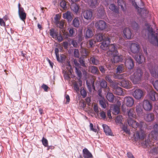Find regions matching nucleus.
<instances>
[{
    "mask_svg": "<svg viewBox=\"0 0 158 158\" xmlns=\"http://www.w3.org/2000/svg\"><path fill=\"white\" fill-rule=\"evenodd\" d=\"M144 124V123L142 121L138 123L135 120H133L131 119L128 121V124L129 126L135 129H136V130L137 129H139V131H136L134 134V137L135 141L143 140L146 136L143 128Z\"/></svg>",
    "mask_w": 158,
    "mask_h": 158,
    "instance_id": "1",
    "label": "nucleus"
},
{
    "mask_svg": "<svg viewBox=\"0 0 158 158\" xmlns=\"http://www.w3.org/2000/svg\"><path fill=\"white\" fill-rule=\"evenodd\" d=\"M145 25L148 32V38L149 41L151 44L156 45L158 47V30L157 29L156 32H154L152 27L149 24L146 23Z\"/></svg>",
    "mask_w": 158,
    "mask_h": 158,
    "instance_id": "2",
    "label": "nucleus"
},
{
    "mask_svg": "<svg viewBox=\"0 0 158 158\" xmlns=\"http://www.w3.org/2000/svg\"><path fill=\"white\" fill-rule=\"evenodd\" d=\"M142 74L141 70L139 69H137L133 75L130 77V79L134 84H139L142 79Z\"/></svg>",
    "mask_w": 158,
    "mask_h": 158,
    "instance_id": "3",
    "label": "nucleus"
},
{
    "mask_svg": "<svg viewBox=\"0 0 158 158\" xmlns=\"http://www.w3.org/2000/svg\"><path fill=\"white\" fill-rule=\"evenodd\" d=\"M148 68L152 76L155 77H158V67L152 62L148 64Z\"/></svg>",
    "mask_w": 158,
    "mask_h": 158,
    "instance_id": "4",
    "label": "nucleus"
},
{
    "mask_svg": "<svg viewBox=\"0 0 158 158\" xmlns=\"http://www.w3.org/2000/svg\"><path fill=\"white\" fill-rule=\"evenodd\" d=\"M96 28L99 30H103L107 27L106 22L102 20H99L95 23Z\"/></svg>",
    "mask_w": 158,
    "mask_h": 158,
    "instance_id": "5",
    "label": "nucleus"
},
{
    "mask_svg": "<svg viewBox=\"0 0 158 158\" xmlns=\"http://www.w3.org/2000/svg\"><path fill=\"white\" fill-rule=\"evenodd\" d=\"M110 42V37L105 38L102 43L100 46V48L103 50H107Z\"/></svg>",
    "mask_w": 158,
    "mask_h": 158,
    "instance_id": "6",
    "label": "nucleus"
},
{
    "mask_svg": "<svg viewBox=\"0 0 158 158\" xmlns=\"http://www.w3.org/2000/svg\"><path fill=\"white\" fill-rule=\"evenodd\" d=\"M143 92L141 89H136L133 92V95L136 99H139L143 97Z\"/></svg>",
    "mask_w": 158,
    "mask_h": 158,
    "instance_id": "7",
    "label": "nucleus"
},
{
    "mask_svg": "<svg viewBox=\"0 0 158 158\" xmlns=\"http://www.w3.org/2000/svg\"><path fill=\"white\" fill-rule=\"evenodd\" d=\"M109 51L107 52V53L109 56L112 55L114 53L117 54L118 53L117 48L114 44H111L108 46Z\"/></svg>",
    "mask_w": 158,
    "mask_h": 158,
    "instance_id": "8",
    "label": "nucleus"
},
{
    "mask_svg": "<svg viewBox=\"0 0 158 158\" xmlns=\"http://www.w3.org/2000/svg\"><path fill=\"white\" fill-rule=\"evenodd\" d=\"M148 97L150 100L153 101L158 100V94L154 90H151L149 92Z\"/></svg>",
    "mask_w": 158,
    "mask_h": 158,
    "instance_id": "9",
    "label": "nucleus"
},
{
    "mask_svg": "<svg viewBox=\"0 0 158 158\" xmlns=\"http://www.w3.org/2000/svg\"><path fill=\"white\" fill-rule=\"evenodd\" d=\"M143 106L144 109L147 111L151 110L152 108V104L147 100H144L143 102Z\"/></svg>",
    "mask_w": 158,
    "mask_h": 158,
    "instance_id": "10",
    "label": "nucleus"
},
{
    "mask_svg": "<svg viewBox=\"0 0 158 158\" xmlns=\"http://www.w3.org/2000/svg\"><path fill=\"white\" fill-rule=\"evenodd\" d=\"M86 85L88 88L89 91L92 90V88L95 90V88L94 85V80L93 78H91L90 80L86 81Z\"/></svg>",
    "mask_w": 158,
    "mask_h": 158,
    "instance_id": "11",
    "label": "nucleus"
},
{
    "mask_svg": "<svg viewBox=\"0 0 158 158\" xmlns=\"http://www.w3.org/2000/svg\"><path fill=\"white\" fill-rule=\"evenodd\" d=\"M124 102L126 106L128 107L132 106L134 103L133 98L129 96L125 97L124 98Z\"/></svg>",
    "mask_w": 158,
    "mask_h": 158,
    "instance_id": "12",
    "label": "nucleus"
},
{
    "mask_svg": "<svg viewBox=\"0 0 158 158\" xmlns=\"http://www.w3.org/2000/svg\"><path fill=\"white\" fill-rule=\"evenodd\" d=\"M123 36L124 38L130 40L132 37V33L131 30L128 28H125L123 31Z\"/></svg>",
    "mask_w": 158,
    "mask_h": 158,
    "instance_id": "13",
    "label": "nucleus"
},
{
    "mask_svg": "<svg viewBox=\"0 0 158 158\" xmlns=\"http://www.w3.org/2000/svg\"><path fill=\"white\" fill-rule=\"evenodd\" d=\"M125 65L129 69H133L134 65L133 60L131 58L127 59L125 62Z\"/></svg>",
    "mask_w": 158,
    "mask_h": 158,
    "instance_id": "14",
    "label": "nucleus"
},
{
    "mask_svg": "<svg viewBox=\"0 0 158 158\" xmlns=\"http://www.w3.org/2000/svg\"><path fill=\"white\" fill-rule=\"evenodd\" d=\"M83 15L84 18L87 20H90L93 16V12L90 10H86L84 11Z\"/></svg>",
    "mask_w": 158,
    "mask_h": 158,
    "instance_id": "15",
    "label": "nucleus"
},
{
    "mask_svg": "<svg viewBox=\"0 0 158 158\" xmlns=\"http://www.w3.org/2000/svg\"><path fill=\"white\" fill-rule=\"evenodd\" d=\"M130 50L133 53H137L139 51V45L136 43H132L130 46Z\"/></svg>",
    "mask_w": 158,
    "mask_h": 158,
    "instance_id": "16",
    "label": "nucleus"
},
{
    "mask_svg": "<svg viewBox=\"0 0 158 158\" xmlns=\"http://www.w3.org/2000/svg\"><path fill=\"white\" fill-rule=\"evenodd\" d=\"M119 85H121L123 88L126 89H129L131 87V83L130 81L125 79L120 82Z\"/></svg>",
    "mask_w": 158,
    "mask_h": 158,
    "instance_id": "17",
    "label": "nucleus"
},
{
    "mask_svg": "<svg viewBox=\"0 0 158 158\" xmlns=\"http://www.w3.org/2000/svg\"><path fill=\"white\" fill-rule=\"evenodd\" d=\"M18 14L20 19L25 22L26 18V14L24 9L21 8L20 10L18 11Z\"/></svg>",
    "mask_w": 158,
    "mask_h": 158,
    "instance_id": "18",
    "label": "nucleus"
},
{
    "mask_svg": "<svg viewBox=\"0 0 158 158\" xmlns=\"http://www.w3.org/2000/svg\"><path fill=\"white\" fill-rule=\"evenodd\" d=\"M82 153L84 158H92L93 157L92 154L86 148H84L83 150Z\"/></svg>",
    "mask_w": 158,
    "mask_h": 158,
    "instance_id": "19",
    "label": "nucleus"
},
{
    "mask_svg": "<svg viewBox=\"0 0 158 158\" xmlns=\"http://www.w3.org/2000/svg\"><path fill=\"white\" fill-rule=\"evenodd\" d=\"M102 127L106 135H112L113 133L109 127L106 124H103Z\"/></svg>",
    "mask_w": 158,
    "mask_h": 158,
    "instance_id": "20",
    "label": "nucleus"
},
{
    "mask_svg": "<svg viewBox=\"0 0 158 158\" xmlns=\"http://www.w3.org/2000/svg\"><path fill=\"white\" fill-rule=\"evenodd\" d=\"M114 93L118 95H121L123 93V91L122 88L114 85L113 90Z\"/></svg>",
    "mask_w": 158,
    "mask_h": 158,
    "instance_id": "21",
    "label": "nucleus"
},
{
    "mask_svg": "<svg viewBox=\"0 0 158 158\" xmlns=\"http://www.w3.org/2000/svg\"><path fill=\"white\" fill-rule=\"evenodd\" d=\"M135 112L134 110L132 109H130L129 110L128 112V118L127 119V123H128V121L130 119H131L133 120H134L132 118L135 117Z\"/></svg>",
    "mask_w": 158,
    "mask_h": 158,
    "instance_id": "22",
    "label": "nucleus"
},
{
    "mask_svg": "<svg viewBox=\"0 0 158 158\" xmlns=\"http://www.w3.org/2000/svg\"><path fill=\"white\" fill-rule=\"evenodd\" d=\"M117 2L118 5L121 6L122 10L123 11H125L126 8V2L123 0H118Z\"/></svg>",
    "mask_w": 158,
    "mask_h": 158,
    "instance_id": "23",
    "label": "nucleus"
},
{
    "mask_svg": "<svg viewBox=\"0 0 158 158\" xmlns=\"http://www.w3.org/2000/svg\"><path fill=\"white\" fill-rule=\"evenodd\" d=\"M154 118V114L153 113H149L146 115L144 118L147 121L150 122L153 120Z\"/></svg>",
    "mask_w": 158,
    "mask_h": 158,
    "instance_id": "24",
    "label": "nucleus"
},
{
    "mask_svg": "<svg viewBox=\"0 0 158 158\" xmlns=\"http://www.w3.org/2000/svg\"><path fill=\"white\" fill-rule=\"evenodd\" d=\"M63 17L64 19H66L68 21H71L72 19L71 12L69 11L63 14Z\"/></svg>",
    "mask_w": 158,
    "mask_h": 158,
    "instance_id": "25",
    "label": "nucleus"
},
{
    "mask_svg": "<svg viewBox=\"0 0 158 158\" xmlns=\"http://www.w3.org/2000/svg\"><path fill=\"white\" fill-rule=\"evenodd\" d=\"M118 52L116 54L114 53V54H113V62L114 63H116L119 61H120L122 60V58L121 56H118Z\"/></svg>",
    "mask_w": 158,
    "mask_h": 158,
    "instance_id": "26",
    "label": "nucleus"
},
{
    "mask_svg": "<svg viewBox=\"0 0 158 158\" xmlns=\"http://www.w3.org/2000/svg\"><path fill=\"white\" fill-rule=\"evenodd\" d=\"M49 34L53 38L55 39L58 35V32L54 29L52 28L50 30Z\"/></svg>",
    "mask_w": 158,
    "mask_h": 158,
    "instance_id": "27",
    "label": "nucleus"
},
{
    "mask_svg": "<svg viewBox=\"0 0 158 158\" xmlns=\"http://www.w3.org/2000/svg\"><path fill=\"white\" fill-rule=\"evenodd\" d=\"M76 69V73L77 74V76L79 77V79H78V80L79 82V84L80 85H82V81L81 80V79L82 77V73L81 71V70L79 69L78 68H77V67H75Z\"/></svg>",
    "mask_w": 158,
    "mask_h": 158,
    "instance_id": "28",
    "label": "nucleus"
},
{
    "mask_svg": "<svg viewBox=\"0 0 158 158\" xmlns=\"http://www.w3.org/2000/svg\"><path fill=\"white\" fill-rule=\"evenodd\" d=\"M109 8L114 12L117 13H119V9L114 4H110L109 5Z\"/></svg>",
    "mask_w": 158,
    "mask_h": 158,
    "instance_id": "29",
    "label": "nucleus"
},
{
    "mask_svg": "<svg viewBox=\"0 0 158 158\" xmlns=\"http://www.w3.org/2000/svg\"><path fill=\"white\" fill-rule=\"evenodd\" d=\"M90 60V61L94 65H98L100 63L99 60L96 59L94 56H91Z\"/></svg>",
    "mask_w": 158,
    "mask_h": 158,
    "instance_id": "30",
    "label": "nucleus"
},
{
    "mask_svg": "<svg viewBox=\"0 0 158 158\" xmlns=\"http://www.w3.org/2000/svg\"><path fill=\"white\" fill-rule=\"evenodd\" d=\"M99 2L98 0H90L89 3L90 7L92 8H95L98 5Z\"/></svg>",
    "mask_w": 158,
    "mask_h": 158,
    "instance_id": "31",
    "label": "nucleus"
},
{
    "mask_svg": "<svg viewBox=\"0 0 158 158\" xmlns=\"http://www.w3.org/2000/svg\"><path fill=\"white\" fill-rule=\"evenodd\" d=\"M136 60L138 63L141 64L144 60V57L142 54H139L137 56Z\"/></svg>",
    "mask_w": 158,
    "mask_h": 158,
    "instance_id": "32",
    "label": "nucleus"
},
{
    "mask_svg": "<svg viewBox=\"0 0 158 158\" xmlns=\"http://www.w3.org/2000/svg\"><path fill=\"white\" fill-rule=\"evenodd\" d=\"M106 98L107 100L111 102H113L114 100V97L112 93H108L106 96Z\"/></svg>",
    "mask_w": 158,
    "mask_h": 158,
    "instance_id": "33",
    "label": "nucleus"
},
{
    "mask_svg": "<svg viewBox=\"0 0 158 158\" xmlns=\"http://www.w3.org/2000/svg\"><path fill=\"white\" fill-rule=\"evenodd\" d=\"M70 7L71 10L76 14L78 13L79 7L77 4L75 3L72 4Z\"/></svg>",
    "mask_w": 158,
    "mask_h": 158,
    "instance_id": "34",
    "label": "nucleus"
},
{
    "mask_svg": "<svg viewBox=\"0 0 158 158\" xmlns=\"http://www.w3.org/2000/svg\"><path fill=\"white\" fill-rule=\"evenodd\" d=\"M93 35V31L91 29L88 28L85 33V37L87 38H90Z\"/></svg>",
    "mask_w": 158,
    "mask_h": 158,
    "instance_id": "35",
    "label": "nucleus"
},
{
    "mask_svg": "<svg viewBox=\"0 0 158 158\" xmlns=\"http://www.w3.org/2000/svg\"><path fill=\"white\" fill-rule=\"evenodd\" d=\"M131 27L134 30H137L139 28V26L138 24L135 22L133 21L131 23Z\"/></svg>",
    "mask_w": 158,
    "mask_h": 158,
    "instance_id": "36",
    "label": "nucleus"
},
{
    "mask_svg": "<svg viewBox=\"0 0 158 158\" xmlns=\"http://www.w3.org/2000/svg\"><path fill=\"white\" fill-rule=\"evenodd\" d=\"M91 72L94 74H98L99 72L97 67L95 66H92L91 67Z\"/></svg>",
    "mask_w": 158,
    "mask_h": 158,
    "instance_id": "37",
    "label": "nucleus"
},
{
    "mask_svg": "<svg viewBox=\"0 0 158 158\" xmlns=\"http://www.w3.org/2000/svg\"><path fill=\"white\" fill-rule=\"evenodd\" d=\"M61 7L64 10H65L67 8L66 2L64 0H61L59 3Z\"/></svg>",
    "mask_w": 158,
    "mask_h": 158,
    "instance_id": "38",
    "label": "nucleus"
},
{
    "mask_svg": "<svg viewBox=\"0 0 158 158\" xmlns=\"http://www.w3.org/2000/svg\"><path fill=\"white\" fill-rule=\"evenodd\" d=\"M108 37L107 36H106L105 35H103L102 34H99L97 35V39L98 41H103L105 38H107Z\"/></svg>",
    "mask_w": 158,
    "mask_h": 158,
    "instance_id": "39",
    "label": "nucleus"
},
{
    "mask_svg": "<svg viewBox=\"0 0 158 158\" xmlns=\"http://www.w3.org/2000/svg\"><path fill=\"white\" fill-rule=\"evenodd\" d=\"M81 53L82 55L85 57L89 55V52L85 48H82L81 51Z\"/></svg>",
    "mask_w": 158,
    "mask_h": 158,
    "instance_id": "40",
    "label": "nucleus"
},
{
    "mask_svg": "<svg viewBox=\"0 0 158 158\" xmlns=\"http://www.w3.org/2000/svg\"><path fill=\"white\" fill-rule=\"evenodd\" d=\"M142 104L139 103L138 104L136 107V112L138 114H141L142 111Z\"/></svg>",
    "mask_w": 158,
    "mask_h": 158,
    "instance_id": "41",
    "label": "nucleus"
},
{
    "mask_svg": "<svg viewBox=\"0 0 158 158\" xmlns=\"http://www.w3.org/2000/svg\"><path fill=\"white\" fill-rule=\"evenodd\" d=\"M73 24L74 27H78L80 25L79 21L78 18H74L73 20Z\"/></svg>",
    "mask_w": 158,
    "mask_h": 158,
    "instance_id": "42",
    "label": "nucleus"
},
{
    "mask_svg": "<svg viewBox=\"0 0 158 158\" xmlns=\"http://www.w3.org/2000/svg\"><path fill=\"white\" fill-rule=\"evenodd\" d=\"M150 141L149 139H145L144 142H143L142 144L144 147H147L148 146H151L150 145Z\"/></svg>",
    "mask_w": 158,
    "mask_h": 158,
    "instance_id": "43",
    "label": "nucleus"
},
{
    "mask_svg": "<svg viewBox=\"0 0 158 158\" xmlns=\"http://www.w3.org/2000/svg\"><path fill=\"white\" fill-rule=\"evenodd\" d=\"M113 110L114 114H118L119 112V107L116 105L114 106Z\"/></svg>",
    "mask_w": 158,
    "mask_h": 158,
    "instance_id": "44",
    "label": "nucleus"
},
{
    "mask_svg": "<svg viewBox=\"0 0 158 158\" xmlns=\"http://www.w3.org/2000/svg\"><path fill=\"white\" fill-rule=\"evenodd\" d=\"M151 134L153 138L155 140L158 139V132L152 131Z\"/></svg>",
    "mask_w": 158,
    "mask_h": 158,
    "instance_id": "45",
    "label": "nucleus"
},
{
    "mask_svg": "<svg viewBox=\"0 0 158 158\" xmlns=\"http://www.w3.org/2000/svg\"><path fill=\"white\" fill-rule=\"evenodd\" d=\"M105 13V11L103 9H100L98 10V14L100 17L102 18L103 16Z\"/></svg>",
    "mask_w": 158,
    "mask_h": 158,
    "instance_id": "46",
    "label": "nucleus"
},
{
    "mask_svg": "<svg viewBox=\"0 0 158 158\" xmlns=\"http://www.w3.org/2000/svg\"><path fill=\"white\" fill-rule=\"evenodd\" d=\"M150 153L155 154H158V147H153L150 150Z\"/></svg>",
    "mask_w": 158,
    "mask_h": 158,
    "instance_id": "47",
    "label": "nucleus"
},
{
    "mask_svg": "<svg viewBox=\"0 0 158 158\" xmlns=\"http://www.w3.org/2000/svg\"><path fill=\"white\" fill-rule=\"evenodd\" d=\"M99 102L102 108L104 109L106 108V105L105 103V100L103 98L100 100Z\"/></svg>",
    "mask_w": 158,
    "mask_h": 158,
    "instance_id": "48",
    "label": "nucleus"
},
{
    "mask_svg": "<svg viewBox=\"0 0 158 158\" xmlns=\"http://www.w3.org/2000/svg\"><path fill=\"white\" fill-rule=\"evenodd\" d=\"M125 76V74H116L114 76V77L115 79H123L124 77Z\"/></svg>",
    "mask_w": 158,
    "mask_h": 158,
    "instance_id": "49",
    "label": "nucleus"
},
{
    "mask_svg": "<svg viewBox=\"0 0 158 158\" xmlns=\"http://www.w3.org/2000/svg\"><path fill=\"white\" fill-rule=\"evenodd\" d=\"M69 36L72 37L75 35V29L73 28H70L69 30Z\"/></svg>",
    "mask_w": 158,
    "mask_h": 158,
    "instance_id": "50",
    "label": "nucleus"
},
{
    "mask_svg": "<svg viewBox=\"0 0 158 158\" xmlns=\"http://www.w3.org/2000/svg\"><path fill=\"white\" fill-rule=\"evenodd\" d=\"M80 93L83 98H85L86 97V96H87V92H86V90L84 89H83L81 90Z\"/></svg>",
    "mask_w": 158,
    "mask_h": 158,
    "instance_id": "51",
    "label": "nucleus"
},
{
    "mask_svg": "<svg viewBox=\"0 0 158 158\" xmlns=\"http://www.w3.org/2000/svg\"><path fill=\"white\" fill-rule=\"evenodd\" d=\"M107 82L106 81L103 80L100 83V85L102 88H106V87L107 86Z\"/></svg>",
    "mask_w": 158,
    "mask_h": 158,
    "instance_id": "52",
    "label": "nucleus"
},
{
    "mask_svg": "<svg viewBox=\"0 0 158 158\" xmlns=\"http://www.w3.org/2000/svg\"><path fill=\"white\" fill-rule=\"evenodd\" d=\"M64 22L63 21H58L56 23V24L60 28H63L64 26Z\"/></svg>",
    "mask_w": 158,
    "mask_h": 158,
    "instance_id": "53",
    "label": "nucleus"
},
{
    "mask_svg": "<svg viewBox=\"0 0 158 158\" xmlns=\"http://www.w3.org/2000/svg\"><path fill=\"white\" fill-rule=\"evenodd\" d=\"M42 141L43 144L45 147L48 146V142L47 140L44 137H43L42 139Z\"/></svg>",
    "mask_w": 158,
    "mask_h": 158,
    "instance_id": "54",
    "label": "nucleus"
},
{
    "mask_svg": "<svg viewBox=\"0 0 158 158\" xmlns=\"http://www.w3.org/2000/svg\"><path fill=\"white\" fill-rule=\"evenodd\" d=\"M79 61L80 64L83 67L85 66V60L84 58L81 57L79 60Z\"/></svg>",
    "mask_w": 158,
    "mask_h": 158,
    "instance_id": "55",
    "label": "nucleus"
},
{
    "mask_svg": "<svg viewBox=\"0 0 158 158\" xmlns=\"http://www.w3.org/2000/svg\"><path fill=\"white\" fill-rule=\"evenodd\" d=\"M74 56L77 58L79 57V52L78 49H75L74 50Z\"/></svg>",
    "mask_w": 158,
    "mask_h": 158,
    "instance_id": "56",
    "label": "nucleus"
},
{
    "mask_svg": "<svg viewBox=\"0 0 158 158\" xmlns=\"http://www.w3.org/2000/svg\"><path fill=\"white\" fill-rule=\"evenodd\" d=\"M55 39L57 40L59 42H60L63 40V38L61 35L60 34H58V36H57V38H56Z\"/></svg>",
    "mask_w": 158,
    "mask_h": 158,
    "instance_id": "57",
    "label": "nucleus"
},
{
    "mask_svg": "<svg viewBox=\"0 0 158 158\" xmlns=\"http://www.w3.org/2000/svg\"><path fill=\"white\" fill-rule=\"evenodd\" d=\"M129 1L131 2L133 6L136 9H138L139 8V7L138 6L136 3L135 2V0H129Z\"/></svg>",
    "mask_w": 158,
    "mask_h": 158,
    "instance_id": "58",
    "label": "nucleus"
},
{
    "mask_svg": "<svg viewBox=\"0 0 158 158\" xmlns=\"http://www.w3.org/2000/svg\"><path fill=\"white\" fill-rule=\"evenodd\" d=\"M123 67L121 65H119L118 66L116 70H117V73H121L123 71Z\"/></svg>",
    "mask_w": 158,
    "mask_h": 158,
    "instance_id": "59",
    "label": "nucleus"
},
{
    "mask_svg": "<svg viewBox=\"0 0 158 158\" xmlns=\"http://www.w3.org/2000/svg\"><path fill=\"white\" fill-rule=\"evenodd\" d=\"M89 127L90 130L95 132H97V130L96 128H94V125L93 124L91 123H90L89 125Z\"/></svg>",
    "mask_w": 158,
    "mask_h": 158,
    "instance_id": "60",
    "label": "nucleus"
},
{
    "mask_svg": "<svg viewBox=\"0 0 158 158\" xmlns=\"http://www.w3.org/2000/svg\"><path fill=\"white\" fill-rule=\"evenodd\" d=\"M55 52L56 54L57 60H59V49L58 48H56L55 49Z\"/></svg>",
    "mask_w": 158,
    "mask_h": 158,
    "instance_id": "61",
    "label": "nucleus"
},
{
    "mask_svg": "<svg viewBox=\"0 0 158 158\" xmlns=\"http://www.w3.org/2000/svg\"><path fill=\"white\" fill-rule=\"evenodd\" d=\"M65 59V57L64 56L62 55L60 56V59L59 57V60H57L58 61L60 62H63Z\"/></svg>",
    "mask_w": 158,
    "mask_h": 158,
    "instance_id": "62",
    "label": "nucleus"
},
{
    "mask_svg": "<svg viewBox=\"0 0 158 158\" xmlns=\"http://www.w3.org/2000/svg\"><path fill=\"white\" fill-rule=\"evenodd\" d=\"M122 117L121 116H117L116 118V122L117 123H121L122 122Z\"/></svg>",
    "mask_w": 158,
    "mask_h": 158,
    "instance_id": "63",
    "label": "nucleus"
},
{
    "mask_svg": "<svg viewBox=\"0 0 158 158\" xmlns=\"http://www.w3.org/2000/svg\"><path fill=\"white\" fill-rule=\"evenodd\" d=\"M155 89L158 91V80L156 81L153 84Z\"/></svg>",
    "mask_w": 158,
    "mask_h": 158,
    "instance_id": "64",
    "label": "nucleus"
}]
</instances>
